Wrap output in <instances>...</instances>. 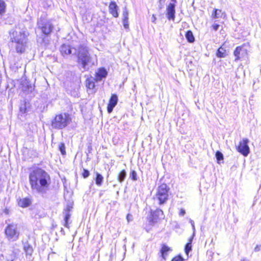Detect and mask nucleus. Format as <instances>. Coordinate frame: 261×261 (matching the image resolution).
Returning <instances> with one entry per match:
<instances>
[{"instance_id":"nucleus-36","label":"nucleus","mask_w":261,"mask_h":261,"mask_svg":"<svg viewBox=\"0 0 261 261\" xmlns=\"http://www.w3.org/2000/svg\"><path fill=\"white\" fill-rule=\"evenodd\" d=\"M190 223L192 225V229H193V237L195 235V225H194V222L192 220H190Z\"/></svg>"},{"instance_id":"nucleus-38","label":"nucleus","mask_w":261,"mask_h":261,"mask_svg":"<svg viewBox=\"0 0 261 261\" xmlns=\"http://www.w3.org/2000/svg\"><path fill=\"white\" fill-rule=\"evenodd\" d=\"M220 25L219 24H214L213 25L212 27H213V29L215 30V31H217L219 28Z\"/></svg>"},{"instance_id":"nucleus-10","label":"nucleus","mask_w":261,"mask_h":261,"mask_svg":"<svg viewBox=\"0 0 261 261\" xmlns=\"http://www.w3.org/2000/svg\"><path fill=\"white\" fill-rule=\"evenodd\" d=\"M118 96L115 94H113L109 100V103L107 107V111L109 113H111L116 106L118 102Z\"/></svg>"},{"instance_id":"nucleus-33","label":"nucleus","mask_w":261,"mask_h":261,"mask_svg":"<svg viewBox=\"0 0 261 261\" xmlns=\"http://www.w3.org/2000/svg\"><path fill=\"white\" fill-rule=\"evenodd\" d=\"M166 0H159V8L161 10L164 6V3Z\"/></svg>"},{"instance_id":"nucleus-35","label":"nucleus","mask_w":261,"mask_h":261,"mask_svg":"<svg viewBox=\"0 0 261 261\" xmlns=\"http://www.w3.org/2000/svg\"><path fill=\"white\" fill-rule=\"evenodd\" d=\"M123 23L125 29H128L129 28L128 20L123 19Z\"/></svg>"},{"instance_id":"nucleus-41","label":"nucleus","mask_w":261,"mask_h":261,"mask_svg":"<svg viewBox=\"0 0 261 261\" xmlns=\"http://www.w3.org/2000/svg\"><path fill=\"white\" fill-rule=\"evenodd\" d=\"M155 20H156V17H155V15H152V16L151 17V21L152 22H155Z\"/></svg>"},{"instance_id":"nucleus-5","label":"nucleus","mask_w":261,"mask_h":261,"mask_svg":"<svg viewBox=\"0 0 261 261\" xmlns=\"http://www.w3.org/2000/svg\"><path fill=\"white\" fill-rule=\"evenodd\" d=\"M54 25L49 20L41 17L37 21L36 33H41L45 36H48L52 32Z\"/></svg>"},{"instance_id":"nucleus-7","label":"nucleus","mask_w":261,"mask_h":261,"mask_svg":"<svg viewBox=\"0 0 261 261\" xmlns=\"http://www.w3.org/2000/svg\"><path fill=\"white\" fill-rule=\"evenodd\" d=\"M5 232L7 239L10 241H16L19 238L20 233L16 224H9L6 227Z\"/></svg>"},{"instance_id":"nucleus-22","label":"nucleus","mask_w":261,"mask_h":261,"mask_svg":"<svg viewBox=\"0 0 261 261\" xmlns=\"http://www.w3.org/2000/svg\"><path fill=\"white\" fill-rule=\"evenodd\" d=\"M126 176V172L125 170H122L118 175L117 179L119 182H122Z\"/></svg>"},{"instance_id":"nucleus-6","label":"nucleus","mask_w":261,"mask_h":261,"mask_svg":"<svg viewBox=\"0 0 261 261\" xmlns=\"http://www.w3.org/2000/svg\"><path fill=\"white\" fill-rule=\"evenodd\" d=\"M169 188L165 184L159 186L156 190V193L154 197L155 201H157L160 205L163 204L168 199Z\"/></svg>"},{"instance_id":"nucleus-37","label":"nucleus","mask_w":261,"mask_h":261,"mask_svg":"<svg viewBox=\"0 0 261 261\" xmlns=\"http://www.w3.org/2000/svg\"><path fill=\"white\" fill-rule=\"evenodd\" d=\"M126 219H127L128 222L132 221L133 220L132 215L130 214H127V215L126 216Z\"/></svg>"},{"instance_id":"nucleus-13","label":"nucleus","mask_w":261,"mask_h":261,"mask_svg":"<svg viewBox=\"0 0 261 261\" xmlns=\"http://www.w3.org/2000/svg\"><path fill=\"white\" fill-rule=\"evenodd\" d=\"M73 49L68 45L63 44L61 46L60 51L63 56L68 55L72 53ZM74 54L75 53V49H73Z\"/></svg>"},{"instance_id":"nucleus-24","label":"nucleus","mask_w":261,"mask_h":261,"mask_svg":"<svg viewBox=\"0 0 261 261\" xmlns=\"http://www.w3.org/2000/svg\"><path fill=\"white\" fill-rule=\"evenodd\" d=\"M103 176L100 174L96 173V177L95 178L96 184L98 186H100L103 182Z\"/></svg>"},{"instance_id":"nucleus-8","label":"nucleus","mask_w":261,"mask_h":261,"mask_svg":"<svg viewBox=\"0 0 261 261\" xmlns=\"http://www.w3.org/2000/svg\"><path fill=\"white\" fill-rule=\"evenodd\" d=\"M234 56L236 58L234 61L237 62L243 58H245L247 55V49L244 45L236 47L233 53Z\"/></svg>"},{"instance_id":"nucleus-21","label":"nucleus","mask_w":261,"mask_h":261,"mask_svg":"<svg viewBox=\"0 0 261 261\" xmlns=\"http://www.w3.org/2000/svg\"><path fill=\"white\" fill-rule=\"evenodd\" d=\"M216 55L218 58H224L226 56V50L220 47L217 51Z\"/></svg>"},{"instance_id":"nucleus-9","label":"nucleus","mask_w":261,"mask_h":261,"mask_svg":"<svg viewBox=\"0 0 261 261\" xmlns=\"http://www.w3.org/2000/svg\"><path fill=\"white\" fill-rule=\"evenodd\" d=\"M248 143L249 140L248 139H243L242 141L240 142L239 145L237 147V150L245 156H247L250 152V149L248 145Z\"/></svg>"},{"instance_id":"nucleus-32","label":"nucleus","mask_w":261,"mask_h":261,"mask_svg":"<svg viewBox=\"0 0 261 261\" xmlns=\"http://www.w3.org/2000/svg\"><path fill=\"white\" fill-rule=\"evenodd\" d=\"M171 261H184V258L179 255L173 257Z\"/></svg>"},{"instance_id":"nucleus-43","label":"nucleus","mask_w":261,"mask_h":261,"mask_svg":"<svg viewBox=\"0 0 261 261\" xmlns=\"http://www.w3.org/2000/svg\"><path fill=\"white\" fill-rule=\"evenodd\" d=\"M172 1H174V0H172Z\"/></svg>"},{"instance_id":"nucleus-23","label":"nucleus","mask_w":261,"mask_h":261,"mask_svg":"<svg viewBox=\"0 0 261 261\" xmlns=\"http://www.w3.org/2000/svg\"><path fill=\"white\" fill-rule=\"evenodd\" d=\"M193 240V237L190 238L189 240V242L186 245L185 248V253L187 255H188L189 253L192 250V242Z\"/></svg>"},{"instance_id":"nucleus-15","label":"nucleus","mask_w":261,"mask_h":261,"mask_svg":"<svg viewBox=\"0 0 261 261\" xmlns=\"http://www.w3.org/2000/svg\"><path fill=\"white\" fill-rule=\"evenodd\" d=\"M167 17L169 19L174 20L175 18V5L170 4L167 8Z\"/></svg>"},{"instance_id":"nucleus-27","label":"nucleus","mask_w":261,"mask_h":261,"mask_svg":"<svg viewBox=\"0 0 261 261\" xmlns=\"http://www.w3.org/2000/svg\"><path fill=\"white\" fill-rule=\"evenodd\" d=\"M6 5L3 0H0V15H2L5 12Z\"/></svg>"},{"instance_id":"nucleus-28","label":"nucleus","mask_w":261,"mask_h":261,"mask_svg":"<svg viewBox=\"0 0 261 261\" xmlns=\"http://www.w3.org/2000/svg\"><path fill=\"white\" fill-rule=\"evenodd\" d=\"M216 158L219 163H220V161L223 160V155L221 152L219 151H217L216 153Z\"/></svg>"},{"instance_id":"nucleus-17","label":"nucleus","mask_w":261,"mask_h":261,"mask_svg":"<svg viewBox=\"0 0 261 261\" xmlns=\"http://www.w3.org/2000/svg\"><path fill=\"white\" fill-rule=\"evenodd\" d=\"M31 203V200L29 198H23L20 199L18 202V205L22 207H26L29 206Z\"/></svg>"},{"instance_id":"nucleus-2","label":"nucleus","mask_w":261,"mask_h":261,"mask_svg":"<svg viewBox=\"0 0 261 261\" xmlns=\"http://www.w3.org/2000/svg\"><path fill=\"white\" fill-rule=\"evenodd\" d=\"M77 56L79 63L81 64L82 68L85 70H88L90 66L94 64L92 57L89 54L88 48L84 45L79 46Z\"/></svg>"},{"instance_id":"nucleus-39","label":"nucleus","mask_w":261,"mask_h":261,"mask_svg":"<svg viewBox=\"0 0 261 261\" xmlns=\"http://www.w3.org/2000/svg\"><path fill=\"white\" fill-rule=\"evenodd\" d=\"M260 246L257 245L254 249L255 252H258L260 250Z\"/></svg>"},{"instance_id":"nucleus-1","label":"nucleus","mask_w":261,"mask_h":261,"mask_svg":"<svg viewBox=\"0 0 261 261\" xmlns=\"http://www.w3.org/2000/svg\"><path fill=\"white\" fill-rule=\"evenodd\" d=\"M29 179L33 192L43 195L49 190L51 184L50 176L41 168L33 169L29 174Z\"/></svg>"},{"instance_id":"nucleus-31","label":"nucleus","mask_w":261,"mask_h":261,"mask_svg":"<svg viewBox=\"0 0 261 261\" xmlns=\"http://www.w3.org/2000/svg\"><path fill=\"white\" fill-rule=\"evenodd\" d=\"M130 177L132 178L133 180H137V175L136 172L134 170L132 171L130 173Z\"/></svg>"},{"instance_id":"nucleus-26","label":"nucleus","mask_w":261,"mask_h":261,"mask_svg":"<svg viewBox=\"0 0 261 261\" xmlns=\"http://www.w3.org/2000/svg\"><path fill=\"white\" fill-rule=\"evenodd\" d=\"M213 13V17L214 18H218L222 16V13L221 10L218 9H215Z\"/></svg>"},{"instance_id":"nucleus-29","label":"nucleus","mask_w":261,"mask_h":261,"mask_svg":"<svg viewBox=\"0 0 261 261\" xmlns=\"http://www.w3.org/2000/svg\"><path fill=\"white\" fill-rule=\"evenodd\" d=\"M123 19L128 20V11L125 7L123 10Z\"/></svg>"},{"instance_id":"nucleus-42","label":"nucleus","mask_w":261,"mask_h":261,"mask_svg":"<svg viewBox=\"0 0 261 261\" xmlns=\"http://www.w3.org/2000/svg\"><path fill=\"white\" fill-rule=\"evenodd\" d=\"M20 111L22 112V113H24V112H25V111H24V110L23 111V110H22V108H20Z\"/></svg>"},{"instance_id":"nucleus-34","label":"nucleus","mask_w":261,"mask_h":261,"mask_svg":"<svg viewBox=\"0 0 261 261\" xmlns=\"http://www.w3.org/2000/svg\"><path fill=\"white\" fill-rule=\"evenodd\" d=\"M89 171L86 169H84V171L82 173L84 178H87L89 176Z\"/></svg>"},{"instance_id":"nucleus-25","label":"nucleus","mask_w":261,"mask_h":261,"mask_svg":"<svg viewBox=\"0 0 261 261\" xmlns=\"http://www.w3.org/2000/svg\"><path fill=\"white\" fill-rule=\"evenodd\" d=\"M186 37L187 40L190 43H192L194 41L195 39L192 32L191 31L187 32L186 34Z\"/></svg>"},{"instance_id":"nucleus-19","label":"nucleus","mask_w":261,"mask_h":261,"mask_svg":"<svg viewBox=\"0 0 261 261\" xmlns=\"http://www.w3.org/2000/svg\"><path fill=\"white\" fill-rule=\"evenodd\" d=\"M170 250V249L168 246L164 245L161 250V253L162 257L164 259H166V257L167 255V252Z\"/></svg>"},{"instance_id":"nucleus-14","label":"nucleus","mask_w":261,"mask_h":261,"mask_svg":"<svg viewBox=\"0 0 261 261\" xmlns=\"http://www.w3.org/2000/svg\"><path fill=\"white\" fill-rule=\"evenodd\" d=\"M109 12L114 17H118V7L114 2H112L109 5Z\"/></svg>"},{"instance_id":"nucleus-3","label":"nucleus","mask_w":261,"mask_h":261,"mask_svg":"<svg viewBox=\"0 0 261 261\" xmlns=\"http://www.w3.org/2000/svg\"><path fill=\"white\" fill-rule=\"evenodd\" d=\"M11 39L16 43L17 53H22L24 51L27 39L23 33L14 32L11 36Z\"/></svg>"},{"instance_id":"nucleus-18","label":"nucleus","mask_w":261,"mask_h":261,"mask_svg":"<svg viewBox=\"0 0 261 261\" xmlns=\"http://www.w3.org/2000/svg\"><path fill=\"white\" fill-rule=\"evenodd\" d=\"M23 250L25 252L27 256H31L33 252V249L32 246L27 242L24 243L23 244Z\"/></svg>"},{"instance_id":"nucleus-4","label":"nucleus","mask_w":261,"mask_h":261,"mask_svg":"<svg viewBox=\"0 0 261 261\" xmlns=\"http://www.w3.org/2000/svg\"><path fill=\"white\" fill-rule=\"evenodd\" d=\"M71 122L68 114L61 113L57 115L51 122V126L56 129H62L67 126Z\"/></svg>"},{"instance_id":"nucleus-11","label":"nucleus","mask_w":261,"mask_h":261,"mask_svg":"<svg viewBox=\"0 0 261 261\" xmlns=\"http://www.w3.org/2000/svg\"><path fill=\"white\" fill-rule=\"evenodd\" d=\"M164 218L163 212L160 209H157L152 213L151 221L152 223H155L158 220L163 219Z\"/></svg>"},{"instance_id":"nucleus-30","label":"nucleus","mask_w":261,"mask_h":261,"mask_svg":"<svg viewBox=\"0 0 261 261\" xmlns=\"http://www.w3.org/2000/svg\"><path fill=\"white\" fill-rule=\"evenodd\" d=\"M59 150L63 155L66 154L65 146L64 143H60L59 146Z\"/></svg>"},{"instance_id":"nucleus-20","label":"nucleus","mask_w":261,"mask_h":261,"mask_svg":"<svg viewBox=\"0 0 261 261\" xmlns=\"http://www.w3.org/2000/svg\"><path fill=\"white\" fill-rule=\"evenodd\" d=\"M94 80L95 79H88L86 80V87L89 89H93L95 87V82Z\"/></svg>"},{"instance_id":"nucleus-12","label":"nucleus","mask_w":261,"mask_h":261,"mask_svg":"<svg viewBox=\"0 0 261 261\" xmlns=\"http://www.w3.org/2000/svg\"><path fill=\"white\" fill-rule=\"evenodd\" d=\"M108 74V72L105 68H100L98 69L97 72H96L95 80L100 81L102 79L106 78Z\"/></svg>"},{"instance_id":"nucleus-40","label":"nucleus","mask_w":261,"mask_h":261,"mask_svg":"<svg viewBox=\"0 0 261 261\" xmlns=\"http://www.w3.org/2000/svg\"><path fill=\"white\" fill-rule=\"evenodd\" d=\"M185 213H186L184 209H181L180 211L179 212V215L184 216V215H185Z\"/></svg>"},{"instance_id":"nucleus-16","label":"nucleus","mask_w":261,"mask_h":261,"mask_svg":"<svg viewBox=\"0 0 261 261\" xmlns=\"http://www.w3.org/2000/svg\"><path fill=\"white\" fill-rule=\"evenodd\" d=\"M71 208L72 207L71 206H70L69 205H67L66 206V208L64 210L65 217H64V225L66 227H68V221L70 217V214L69 212Z\"/></svg>"}]
</instances>
